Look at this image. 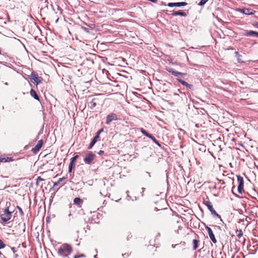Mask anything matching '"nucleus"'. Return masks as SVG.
Instances as JSON below:
<instances>
[{
  "label": "nucleus",
  "mask_w": 258,
  "mask_h": 258,
  "mask_svg": "<svg viewBox=\"0 0 258 258\" xmlns=\"http://www.w3.org/2000/svg\"><path fill=\"white\" fill-rule=\"evenodd\" d=\"M86 256L84 254H81L80 255H75L74 256V258H80V257H85Z\"/></svg>",
  "instance_id": "nucleus-32"
},
{
  "label": "nucleus",
  "mask_w": 258,
  "mask_h": 258,
  "mask_svg": "<svg viewBox=\"0 0 258 258\" xmlns=\"http://www.w3.org/2000/svg\"><path fill=\"white\" fill-rule=\"evenodd\" d=\"M30 93L31 96L33 97L35 99L38 101L39 100V96L37 95L36 91L34 89H31Z\"/></svg>",
  "instance_id": "nucleus-15"
},
{
  "label": "nucleus",
  "mask_w": 258,
  "mask_h": 258,
  "mask_svg": "<svg viewBox=\"0 0 258 258\" xmlns=\"http://www.w3.org/2000/svg\"><path fill=\"white\" fill-rule=\"evenodd\" d=\"M237 181L238 182V185L237 187V190L238 193L242 194L244 191L243 186H244V180L242 177L240 175H237Z\"/></svg>",
  "instance_id": "nucleus-5"
},
{
  "label": "nucleus",
  "mask_w": 258,
  "mask_h": 258,
  "mask_svg": "<svg viewBox=\"0 0 258 258\" xmlns=\"http://www.w3.org/2000/svg\"><path fill=\"white\" fill-rule=\"evenodd\" d=\"M83 29H84L86 32H89L88 29H87V28H85V27H83Z\"/></svg>",
  "instance_id": "nucleus-38"
},
{
  "label": "nucleus",
  "mask_w": 258,
  "mask_h": 258,
  "mask_svg": "<svg viewBox=\"0 0 258 258\" xmlns=\"http://www.w3.org/2000/svg\"><path fill=\"white\" fill-rule=\"evenodd\" d=\"M125 255H126L127 256H128V254H126V253H124V254H122V256H124Z\"/></svg>",
  "instance_id": "nucleus-41"
},
{
  "label": "nucleus",
  "mask_w": 258,
  "mask_h": 258,
  "mask_svg": "<svg viewBox=\"0 0 258 258\" xmlns=\"http://www.w3.org/2000/svg\"><path fill=\"white\" fill-rule=\"evenodd\" d=\"M186 87L189 88L190 90H193V89H194L193 85L191 84H188V85L186 86Z\"/></svg>",
  "instance_id": "nucleus-33"
},
{
  "label": "nucleus",
  "mask_w": 258,
  "mask_h": 258,
  "mask_svg": "<svg viewBox=\"0 0 258 258\" xmlns=\"http://www.w3.org/2000/svg\"><path fill=\"white\" fill-rule=\"evenodd\" d=\"M29 78L30 80L33 81L34 83H35L36 85H38L41 82V78H40L38 74L35 72H32L31 73V75L29 76Z\"/></svg>",
  "instance_id": "nucleus-7"
},
{
  "label": "nucleus",
  "mask_w": 258,
  "mask_h": 258,
  "mask_svg": "<svg viewBox=\"0 0 258 258\" xmlns=\"http://www.w3.org/2000/svg\"><path fill=\"white\" fill-rule=\"evenodd\" d=\"M103 128H101L100 130H99L96 134V135L95 136V137H97V138H99V135L100 134L103 132Z\"/></svg>",
  "instance_id": "nucleus-28"
},
{
  "label": "nucleus",
  "mask_w": 258,
  "mask_h": 258,
  "mask_svg": "<svg viewBox=\"0 0 258 258\" xmlns=\"http://www.w3.org/2000/svg\"><path fill=\"white\" fill-rule=\"evenodd\" d=\"M256 37H258V32L257 33V35H256Z\"/></svg>",
  "instance_id": "nucleus-43"
},
{
  "label": "nucleus",
  "mask_w": 258,
  "mask_h": 258,
  "mask_svg": "<svg viewBox=\"0 0 258 258\" xmlns=\"http://www.w3.org/2000/svg\"><path fill=\"white\" fill-rule=\"evenodd\" d=\"M236 235L239 238L241 237L243 235V232L241 230H237L236 232Z\"/></svg>",
  "instance_id": "nucleus-26"
},
{
  "label": "nucleus",
  "mask_w": 258,
  "mask_h": 258,
  "mask_svg": "<svg viewBox=\"0 0 258 258\" xmlns=\"http://www.w3.org/2000/svg\"><path fill=\"white\" fill-rule=\"evenodd\" d=\"M119 118L117 115L114 113H109L106 117V123L107 124H110L111 121L113 120H118Z\"/></svg>",
  "instance_id": "nucleus-8"
},
{
  "label": "nucleus",
  "mask_w": 258,
  "mask_h": 258,
  "mask_svg": "<svg viewBox=\"0 0 258 258\" xmlns=\"http://www.w3.org/2000/svg\"><path fill=\"white\" fill-rule=\"evenodd\" d=\"M176 80L179 83H181L182 85L185 87L188 85V83L181 79L177 78Z\"/></svg>",
  "instance_id": "nucleus-23"
},
{
  "label": "nucleus",
  "mask_w": 258,
  "mask_h": 258,
  "mask_svg": "<svg viewBox=\"0 0 258 258\" xmlns=\"http://www.w3.org/2000/svg\"><path fill=\"white\" fill-rule=\"evenodd\" d=\"M25 224L24 223L23 224V227H25ZM25 232V228H24L23 229V232Z\"/></svg>",
  "instance_id": "nucleus-40"
},
{
  "label": "nucleus",
  "mask_w": 258,
  "mask_h": 258,
  "mask_svg": "<svg viewBox=\"0 0 258 258\" xmlns=\"http://www.w3.org/2000/svg\"><path fill=\"white\" fill-rule=\"evenodd\" d=\"M91 103L92 104V106L93 107H95L96 106V103L95 102H93V101L91 102Z\"/></svg>",
  "instance_id": "nucleus-39"
},
{
  "label": "nucleus",
  "mask_w": 258,
  "mask_h": 258,
  "mask_svg": "<svg viewBox=\"0 0 258 258\" xmlns=\"http://www.w3.org/2000/svg\"><path fill=\"white\" fill-rule=\"evenodd\" d=\"M98 139V138H97V137H94L93 138V140H92V141L90 143L89 146L88 147V149H91L93 147V146L95 145V144L97 141Z\"/></svg>",
  "instance_id": "nucleus-17"
},
{
  "label": "nucleus",
  "mask_w": 258,
  "mask_h": 258,
  "mask_svg": "<svg viewBox=\"0 0 258 258\" xmlns=\"http://www.w3.org/2000/svg\"><path fill=\"white\" fill-rule=\"evenodd\" d=\"M173 16H181L183 17H186L187 16V14L185 12L182 11H175L172 14Z\"/></svg>",
  "instance_id": "nucleus-16"
},
{
  "label": "nucleus",
  "mask_w": 258,
  "mask_h": 258,
  "mask_svg": "<svg viewBox=\"0 0 258 258\" xmlns=\"http://www.w3.org/2000/svg\"><path fill=\"white\" fill-rule=\"evenodd\" d=\"M146 176H148V177L150 178L151 177L150 173L149 172H145L143 174V177L144 178H146Z\"/></svg>",
  "instance_id": "nucleus-30"
},
{
  "label": "nucleus",
  "mask_w": 258,
  "mask_h": 258,
  "mask_svg": "<svg viewBox=\"0 0 258 258\" xmlns=\"http://www.w3.org/2000/svg\"><path fill=\"white\" fill-rule=\"evenodd\" d=\"M95 156V155L92 152H89L86 154V156L84 158V163L87 164H90L93 161Z\"/></svg>",
  "instance_id": "nucleus-6"
},
{
  "label": "nucleus",
  "mask_w": 258,
  "mask_h": 258,
  "mask_svg": "<svg viewBox=\"0 0 258 258\" xmlns=\"http://www.w3.org/2000/svg\"><path fill=\"white\" fill-rule=\"evenodd\" d=\"M204 204L207 206L209 210L210 211L211 214L218 218L220 219V221H222L221 217L219 215L213 207L211 202L209 200H204L203 202Z\"/></svg>",
  "instance_id": "nucleus-2"
},
{
  "label": "nucleus",
  "mask_w": 258,
  "mask_h": 258,
  "mask_svg": "<svg viewBox=\"0 0 258 258\" xmlns=\"http://www.w3.org/2000/svg\"><path fill=\"white\" fill-rule=\"evenodd\" d=\"M5 246H6V244L0 239V249L4 248V247H5Z\"/></svg>",
  "instance_id": "nucleus-29"
},
{
  "label": "nucleus",
  "mask_w": 258,
  "mask_h": 258,
  "mask_svg": "<svg viewBox=\"0 0 258 258\" xmlns=\"http://www.w3.org/2000/svg\"><path fill=\"white\" fill-rule=\"evenodd\" d=\"M78 157H79L78 155H75V156H74L73 157H72L71 159V161H70V163L69 164V172L70 173H71L72 172V168H73V166H74V162L78 158Z\"/></svg>",
  "instance_id": "nucleus-12"
},
{
  "label": "nucleus",
  "mask_w": 258,
  "mask_h": 258,
  "mask_svg": "<svg viewBox=\"0 0 258 258\" xmlns=\"http://www.w3.org/2000/svg\"><path fill=\"white\" fill-rule=\"evenodd\" d=\"M166 70L169 73H170L172 75L177 77V78L180 79V78H182L186 75V73H180L170 68H166Z\"/></svg>",
  "instance_id": "nucleus-4"
},
{
  "label": "nucleus",
  "mask_w": 258,
  "mask_h": 258,
  "mask_svg": "<svg viewBox=\"0 0 258 258\" xmlns=\"http://www.w3.org/2000/svg\"><path fill=\"white\" fill-rule=\"evenodd\" d=\"M235 54L237 57L238 62H239V63L244 62V61H242V59H241V57L242 56L240 54L238 51H235Z\"/></svg>",
  "instance_id": "nucleus-20"
},
{
  "label": "nucleus",
  "mask_w": 258,
  "mask_h": 258,
  "mask_svg": "<svg viewBox=\"0 0 258 258\" xmlns=\"http://www.w3.org/2000/svg\"><path fill=\"white\" fill-rule=\"evenodd\" d=\"M141 133L145 136H146L147 137H149L151 134L148 133L145 130L142 128L141 130Z\"/></svg>",
  "instance_id": "nucleus-25"
},
{
  "label": "nucleus",
  "mask_w": 258,
  "mask_h": 258,
  "mask_svg": "<svg viewBox=\"0 0 258 258\" xmlns=\"http://www.w3.org/2000/svg\"><path fill=\"white\" fill-rule=\"evenodd\" d=\"M94 258H97L96 255L94 256Z\"/></svg>",
  "instance_id": "nucleus-44"
},
{
  "label": "nucleus",
  "mask_w": 258,
  "mask_h": 258,
  "mask_svg": "<svg viewBox=\"0 0 258 258\" xmlns=\"http://www.w3.org/2000/svg\"><path fill=\"white\" fill-rule=\"evenodd\" d=\"M145 190V188L144 187H142V196H144V194H143V192H144Z\"/></svg>",
  "instance_id": "nucleus-36"
},
{
  "label": "nucleus",
  "mask_w": 258,
  "mask_h": 258,
  "mask_svg": "<svg viewBox=\"0 0 258 258\" xmlns=\"http://www.w3.org/2000/svg\"><path fill=\"white\" fill-rule=\"evenodd\" d=\"M149 138L150 139H151L159 147H161L160 144L159 143V142L156 139V138L152 135H151Z\"/></svg>",
  "instance_id": "nucleus-22"
},
{
  "label": "nucleus",
  "mask_w": 258,
  "mask_h": 258,
  "mask_svg": "<svg viewBox=\"0 0 258 258\" xmlns=\"http://www.w3.org/2000/svg\"><path fill=\"white\" fill-rule=\"evenodd\" d=\"M43 142L42 140L38 141L37 144L32 149V151L34 154H37L42 146Z\"/></svg>",
  "instance_id": "nucleus-9"
},
{
  "label": "nucleus",
  "mask_w": 258,
  "mask_h": 258,
  "mask_svg": "<svg viewBox=\"0 0 258 258\" xmlns=\"http://www.w3.org/2000/svg\"><path fill=\"white\" fill-rule=\"evenodd\" d=\"M98 154L99 155L101 156V155H103L104 154V152L103 151L100 150V151H99L98 152Z\"/></svg>",
  "instance_id": "nucleus-35"
},
{
  "label": "nucleus",
  "mask_w": 258,
  "mask_h": 258,
  "mask_svg": "<svg viewBox=\"0 0 258 258\" xmlns=\"http://www.w3.org/2000/svg\"><path fill=\"white\" fill-rule=\"evenodd\" d=\"M44 179H42L41 177L40 176H38L37 178V181L38 182V181H43Z\"/></svg>",
  "instance_id": "nucleus-34"
},
{
  "label": "nucleus",
  "mask_w": 258,
  "mask_h": 258,
  "mask_svg": "<svg viewBox=\"0 0 258 258\" xmlns=\"http://www.w3.org/2000/svg\"><path fill=\"white\" fill-rule=\"evenodd\" d=\"M83 203V200L80 198H76L74 200V204L79 207H81Z\"/></svg>",
  "instance_id": "nucleus-13"
},
{
  "label": "nucleus",
  "mask_w": 258,
  "mask_h": 258,
  "mask_svg": "<svg viewBox=\"0 0 258 258\" xmlns=\"http://www.w3.org/2000/svg\"><path fill=\"white\" fill-rule=\"evenodd\" d=\"M209 0H201L199 3L198 5L202 6L204 5Z\"/></svg>",
  "instance_id": "nucleus-27"
},
{
  "label": "nucleus",
  "mask_w": 258,
  "mask_h": 258,
  "mask_svg": "<svg viewBox=\"0 0 258 258\" xmlns=\"http://www.w3.org/2000/svg\"><path fill=\"white\" fill-rule=\"evenodd\" d=\"M254 27H255L256 28H258V22L255 23L254 24Z\"/></svg>",
  "instance_id": "nucleus-37"
},
{
  "label": "nucleus",
  "mask_w": 258,
  "mask_h": 258,
  "mask_svg": "<svg viewBox=\"0 0 258 258\" xmlns=\"http://www.w3.org/2000/svg\"><path fill=\"white\" fill-rule=\"evenodd\" d=\"M17 208L18 209L19 212H20V214L21 216H23L24 215V212L22 209V208L21 207H20L19 206H17Z\"/></svg>",
  "instance_id": "nucleus-31"
},
{
  "label": "nucleus",
  "mask_w": 258,
  "mask_h": 258,
  "mask_svg": "<svg viewBox=\"0 0 258 258\" xmlns=\"http://www.w3.org/2000/svg\"><path fill=\"white\" fill-rule=\"evenodd\" d=\"M187 5V3L186 2H178V3H169L168 4L167 6L169 7H183Z\"/></svg>",
  "instance_id": "nucleus-11"
},
{
  "label": "nucleus",
  "mask_w": 258,
  "mask_h": 258,
  "mask_svg": "<svg viewBox=\"0 0 258 258\" xmlns=\"http://www.w3.org/2000/svg\"><path fill=\"white\" fill-rule=\"evenodd\" d=\"M199 241L197 239H194L192 240V244H193V250H196L199 246Z\"/></svg>",
  "instance_id": "nucleus-19"
},
{
  "label": "nucleus",
  "mask_w": 258,
  "mask_h": 258,
  "mask_svg": "<svg viewBox=\"0 0 258 258\" xmlns=\"http://www.w3.org/2000/svg\"><path fill=\"white\" fill-rule=\"evenodd\" d=\"M12 249L13 251H14L15 248H14V247H13V248H12Z\"/></svg>",
  "instance_id": "nucleus-42"
},
{
  "label": "nucleus",
  "mask_w": 258,
  "mask_h": 258,
  "mask_svg": "<svg viewBox=\"0 0 258 258\" xmlns=\"http://www.w3.org/2000/svg\"><path fill=\"white\" fill-rule=\"evenodd\" d=\"M65 178L63 177L60 178L57 182H53V186L55 187L57 186L60 183V182L62 181Z\"/></svg>",
  "instance_id": "nucleus-24"
},
{
  "label": "nucleus",
  "mask_w": 258,
  "mask_h": 258,
  "mask_svg": "<svg viewBox=\"0 0 258 258\" xmlns=\"http://www.w3.org/2000/svg\"><path fill=\"white\" fill-rule=\"evenodd\" d=\"M12 212L9 211V207L6 208L4 211V213L2 214L0 218L3 222L6 223L12 217Z\"/></svg>",
  "instance_id": "nucleus-3"
},
{
  "label": "nucleus",
  "mask_w": 258,
  "mask_h": 258,
  "mask_svg": "<svg viewBox=\"0 0 258 258\" xmlns=\"http://www.w3.org/2000/svg\"><path fill=\"white\" fill-rule=\"evenodd\" d=\"M253 10L250 9H244L243 10L242 12L245 15H250L253 14Z\"/></svg>",
  "instance_id": "nucleus-21"
},
{
  "label": "nucleus",
  "mask_w": 258,
  "mask_h": 258,
  "mask_svg": "<svg viewBox=\"0 0 258 258\" xmlns=\"http://www.w3.org/2000/svg\"><path fill=\"white\" fill-rule=\"evenodd\" d=\"M206 229L207 231L209 236V237H210V239L212 240V241L214 243H217V240L215 237V235L213 233V232L212 229L208 226H206Z\"/></svg>",
  "instance_id": "nucleus-10"
},
{
  "label": "nucleus",
  "mask_w": 258,
  "mask_h": 258,
  "mask_svg": "<svg viewBox=\"0 0 258 258\" xmlns=\"http://www.w3.org/2000/svg\"><path fill=\"white\" fill-rule=\"evenodd\" d=\"M257 32L254 31H247L245 32L246 36H256Z\"/></svg>",
  "instance_id": "nucleus-18"
},
{
  "label": "nucleus",
  "mask_w": 258,
  "mask_h": 258,
  "mask_svg": "<svg viewBox=\"0 0 258 258\" xmlns=\"http://www.w3.org/2000/svg\"><path fill=\"white\" fill-rule=\"evenodd\" d=\"M13 161L14 159L12 157H4L0 156V162H9Z\"/></svg>",
  "instance_id": "nucleus-14"
},
{
  "label": "nucleus",
  "mask_w": 258,
  "mask_h": 258,
  "mask_svg": "<svg viewBox=\"0 0 258 258\" xmlns=\"http://www.w3.org/2000/svg\"><path fill=\"white\" fill-rule=\"evenodd\" d=\"M72 251L71 245L68 243H64L58 248L57 253L60 256L68 257Z\"/></svg>",
  "instance_id": "nucleus-1"
}]
</instances>
